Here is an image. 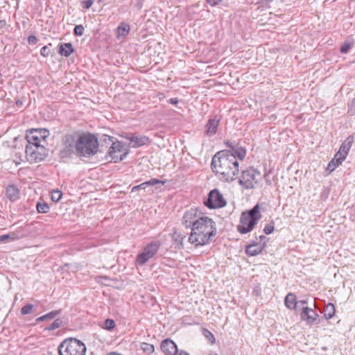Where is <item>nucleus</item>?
I'll use <instances>...</instances> for the list:
<instances>
[{
  "label": "nucleus",
  "instance_id": "nucleus-31",
  "mask_svg": "<svg viewBox=\"0 0 355 355\" xmlns=\"http://www.w3.org/2000/svg\"><path fill=\"white\" fill-rule=\"evenodd\" d=\"M114 140H116V138L107 135H103L102 137L100 139V142L101 146H103V144H105V145H109L112 144V143Z\"/></svg>",
  "mask_w": 355,
  "mask_h": 355
},
{
  "label": "nucleus",
  "instance_id": "nucleus-16",
  "mask_svg": "<svg viewBox=\"0 0 355 355\" xmlns=\"http://www.w3.org/2000/svg\"><path fill=\"white\" fill-rule=\"evenodd\" d=\"M160 348L165 355H175L178 353L176 344L170 338L162 340Z\"/></svg>",
  "mask_w": 355,
  "mask_h": 355
},
{
  "label": "nucleus",
  "instance_id": "nucleus-37",
  "mask_svg": "<svg viewBox=\"0 0 355 355\" xmlns=\"http://www.w3.org/2000/svg\"><path fill=\"white\" fill-rule=\"evenodd\" d=\"M17 236L15 233H10L8 234H3L0 236V242H6L7 240L10 239L12 241L16 239Z\"/></svg>",
  "mask_w": 355,
  "mask_h": 355
},
{
  "label": "nucleus",
  "instance_id": "nucleus-1",
  "mask_svg": "<svg viewBox=\"0 0 355 355\" xmlns=\"http://www.w3.org/2000/svg\"><path fill=\"white\" fill-rule=\"evenodd\" d=\"M211 166L221 180L232 182L239 171V162L227 150H220L212 157Z\"/></svg>",
  "mask_w": 355,
  "mask_h": 355
},
{
  "label": "nucleus",
  "instance_id": "nucleus-28",
  "mask_svg": "<svg viewBox=\"0 0 355 355\" xmlns=\"http://www.w3.org/2000/svg\"><path fill=\"white\" fill-rule=\"evenodd\" d=\"M37 211L39 213L46 214L49 211V206L45 202H37L36 205Z\"/></svg>",
  "mask_w": 355,
  "mask_h": 355
},
{
  "label": "nucleus",
  "instance_id": "nucleus-12",
  "mask_svg": "<svg viewBox=\"0 0 355 355\" xmlns=\"http://www.w3.org/2000/svg\"><path fill=\"white\" fill-rule=\"evenodd\" d=\"M49 136V131L46 129L32 130L26 136L27 145H40L42 140H44Z\"/></svg>",
  "mask_w": 355,
  "mask_h": 355
},
{
  "label": "nucleus",
  "instance_id": "nucleus-20",
  "mask_svg": "<svg viewBox=\"0 0 355 355\" xmlns=\"http://www.w3.org/2000/svg\"><path fill=\"white\" fill-rule=\"evenodd\" d=\"M6 196L11 202H15L19 198V190L15 184H9L6 189Z\"/></svg>",
  "mask_w": 355,
  "mask_h": 355
},
{
  "label": "nucleus",
  "instance_id": "nucleus-25",
  "mask_svg": "<svg viewBox=\"0 0 355 355\" xmlns=\"http://www.w3.org/2000/svg\"><path fill=\"white\" fill-rule=\"evenodd\" d=\"M130 30V25L125 22H121L116 29V36L125 37L128 35Z\"/></svg>",
  "mask_w": 355,
  "mask_h": 355
},
{
  "label": "nucleus",
  "instance_id": "nucleus-7",
  "mask_svg": "<svg viewBox=\"0 0 355 355\" xmlns=\"http://www.w3.org/2000/svg\"><path fill=\"white\" fill-rule=\"evenodd\" d=\"M26 156L30 162H39L48 155V150L43 145H26Z\"/></svg>",
  "mask_w": 355,
  "mask_h": 355
},
{
  "label": "nucleus",
  "instance_id": "nucleus-30",
  "mask_svg": "<svg viewBox=\"0 0 355 355\" xmlns=\"http://www.w3.org/2000/svg\"><path fill=\"white\" fill-rule=\"evenodd\" d=\"M141 349L148 354H150L154 352L155 348L154 345L152 344H149L147 343H142L141 344Z\"/></svg>",
  "mask_w": 355,
  "mask_h": 355
},
{
  "label": "nucleus",
  "instance_id": "nucleus-40",
  "mask_svg": "<svg viewBox=\"0 0 355 355\" xmlns=\"http://www.w3.org/2000/svg\"><path fill=\"white\" fill-rule=\"evenodd\" d=\"M33 308V306L32 304H26L21 308V313L23 315L28 314L31 312Z\"/></svg>",
  "mask_w": 355,
  "mask_h": 355
},
{
  "label": "nucleus",
  "instance_id": "nucleus-6",
  "mask_svg": "<svg viewBox=\"0 0 355 355\" xmlns=\"http://www.w3.org/2000/svg\"><path fill=\"white\" fill-rule=\"evenodd\" d=\"M77 132L67 133L62 137V148L59 153L61 159H69L74 155H77Z\"/></svg>",
  "mask_w": 355,
  "mask_h": 355
},
{
  "label": "nucleus",
  "instance_id": "nucleus-24",
  "mask_svg": "<svg viewBox=\"0 0 355 355\" xmlns=\"http://www.w3.org/2000/svg\"><path fill=\"white\" fill-rule=\"evenodd\" d=\"M354 141V135H349L342 143L339 150L341 152H343L344 155H347Z\"/></svg>",
  "mask_w": 355,
  "mask_h": 355
},
{
  "label": "nucleus",
  "instance_id": "nucleus-29",
  "mask_svg": "<svg viewBox=\"0 0 355 355\" xmlns=\"http://www.w3.org/2000/svg\"><path fill=\"white\" fill-rule=\"evenodd\" d=\"M185 238L184 236H182L181 234L174 233L173 236V239L175 242V244L176 245V248L178 247L179 248H183L182 241Z\"/></svg>",
  "mask_w": 355,
  "mask_h": 355
},
{
  "label": "nucleus",
  "instance_id": "nucleus-47",
  "mask_svg": "<svg viewBox=\"0 0 355 355\" xmlns=\"http://www.w3.org/2000/svg\"><path fill=\"white\" fill-rule=\"evenodd\" d=\"M223 0H206L207 3L211 6H215L221 2Z\"/></svg>",
  "mask_w": 355,
  "mask_h": 355
},
{
  "label": "nucleus",
  "instance_id": "nucleus-36",
  "mask_svg": "<svg viewBox=\"0 0 355 355\" xmlns=\"http://www.w3.org/2000/svg\"><path fill=\"white\" fill-rule=\"evenodd\" d=\"M275 229V223L273 220H271L270 223L267 224L263 228V232L266 234H270L272 233Z\"/></svg>",
  "mask_w": 355,
  "mask_h": 355
},
{
  "label": "nucleus",
  "instance_id": "nucleus-22",
  "mask_svg": "<svg viewBox=\"0 0 355 355\" xmlns=\"http://www.w3.org/2000/svg\"><path fill=\"white\" fill-rule=\"evenodd\" d=\"M74 52V48L71 43H63L60 44L58 53L64 57H69Z\"/></svg>",
  "mask_w": 355,
  "mask_h": 355
},
{
  "label": "nucleus",
  "instance_id": "nucleus-48",
  "mask_svg": "<svg viewBox=\"0 0 355 355\" xmlns=\"http://www.w3.org/2000/svg\"><path fill=\"white\" fill-rule=\"evenodd\" d=\"M178 99L177 98H172L168 100V103L172 104V105H176L178 103Z\"/></svg>",
  "mask_w": 355,
  "mask_h": 355
},
{
  "label": "nucleus",
  "instance_id": "nucleus-14",
  "mask_svg": "<svg viewBox=\"0 0 355 355\" xmlns=\"http://www.w3.org/2000/svg\"><path fill=\"white\" fill-rule=\"evenodd\" d=\"M225 144L227 147L230 148V150H226L230 154L233 155L236 159L243 160L246 155V149L240 141H225Z\"/></svg>",
  "mask_w": 355,
  "mask_h": 355
},
{
  "label": "nucleus",
  "instance_id": "nucleus-10",
  "mask_svg": "<svg viewBox=\"0 0 355 355\" xmlns=\"http://www.w3.org/2000/svg\"><path fill=\"white\" fill-rule=\"evenodd\" d=\"M160 243L158 241H153L148 244L143 252L137 256L136 262L138 265L145 264L158 251Z\"/></svg>",
  "mask_w": 355,
  "mask_h": 355
},
{
  "label": "nucleus",
  "instance_id": "nucleus-11",
  "mask_svg": "<svg viewBox=\"0 0 355 355\" xmlns=\"http://www.w3.org/2000/svg\"><path fill=\"white\" fill-rule=\"evenodd\" d=\"M123 144L117 141L114 140L108 150V155L111 158V161L117 163L125 159L128 152L123 153Z\"/></svg>",
  "mask_w": 355,
  "mask_h": 355
},
{
  "label": "nucleus",
  "instance_id": "nucleus-38",
  "mask_svg": "<svg viewBox=\"0 0 355 355\" xmlns=\"http://www.w3.org/2000/svg\"><path fill=\"white\" fill-rule=\"evenodd\" d=\"M204 336L211 344L215 343V342H216L215 337L211 331H209L207 329H205L204 330Z\"/></svg>",
  "mask_w": 355,
  "mask_h": 355
},
{
  "label": "nucleus",
  "instance_id": "nucleus-18",
  "mask_svg": "<svg viewBox=\"0 0 355 355\" xmlns=\"http://www.w3.org/2000/svg\"><path fill=\"white\" fill-rule=\"evenodd\" d=\"M164 184H165L164 181H162V180H157L155 178H152L148 181L144 182L139 185L135 186L132 189V192L137 191L139 189L145 190L148 187H153V186H155L157 184H159V185H160L159 187H161V186L164 185Z\"/></svg>",
  "mask_w": 355,
  "mask_h": 355
},
{
  "label": "nucleus",
  "instance_id": "nucleus-27",
  "mask_svg": "<svg viewBox=\"0 0 355 355\" xmlns=\"http://www.w3.org/2000/svg\"><path fill=\"white\" fill-rule=\"evenodd\" d=\"M60 313L61 310H54L42 316L39 317L36 319V321L40 322L46 320H51L59 315Z\"/></svg>",
  "mask_w": 355,
  "mask_h": 355
},
{
  "label": "nucleus",
  "instance_id": "nucleus-42",
  "mask_svg": "<svg viewBox=\"0 0 355 355\" xmlns=\"http://www.w3.org/2000/svg\"><path fill=\"white\" fill-rule=\"evenodd\" d=\"M51 53V50H50V48L49 46L46 45L44 46H43L41 50H40V54L43 56V57H47Z\"/></svg>",
  "mask_w": 355,
  "mask_h": 355
},
{
  "label": "nucleus",
  "instance_id": "nucleus-50",
  "mask_svg": "<svg viewBox=\"0 0 355 355\" xmlns=\"http://www.w3.org/2000/svg\"><path fill=\"white\" fill-rule=\"evenodd\" d=\"M175 355H189V354L187 352L181 350L180 352L178 351V353L175 354Z\"/></svg>",
  "mask_w": 355,
  "mask_h": 355
},
{
  "label": "nucleus",
  "instance_id": "nucleus-45",
  "mask_svg": "<svg viewBox=\"0 0 355 355\" xmlns=\"http://www.w3.org/2000/svg\"><path fill=\"white\" fill-rule=\"evenodd\" d=\"M122 137L125 138V139L130 141V144L132 143V140H133V138L135 137V135L131 133V132H126V133H123L122 135H121Z\"/></svg>",
  "mask_w": 355,
  "mask_h": 355
},
{
  "label": "nucleus",
  "instance_id": "nucleus-26",
  "mask_svg": "<svg viewBox=\"0 0 355 355\" xmlns=\"http://www.w3.org/2000/svg\"><path fill=\"white\" fill-rule=\"evenodd\" d=\"M335 312H336L335 306L334 305V304L329 302L325 306V307L324 309V311H323L324 317L327 320L330 319V318H333V316L335 314Z\"/></svg>",
  "mask_w": 355,
  "mask_h": 355
},
{
  "label": "nucleus",
  "instance_id": "nucleus-54",
  "mask_svg": "<svg viewBox=\"0 0 355 355\" xmlns=\"http://www.w3.org/2000/svg\"><path fill=\"white\" fill-rule=\"evenodd\" d=\"M209 355H218V354H210Z\"/></svg>",
  "mask_w": 355,
  "mask_h": 355
},
{
  "label": "nucleus",
  "instance_id": "nucleus-19",
  "mask_svg": "<svg viewBox=\"0 0 355 355\" xmlns=\"http://www.w3.org/2000/svg\"><path fill=\"white\" fill-rule=\"evenodd\" d=\"M220 120L216 118L210 119L205 125V134L207 136H213L216 133Z\"/></svg>",
  "mask_w": 355,
  "mask_h": 355
},
{
  "label": "nucleus",
  "instance_id": "nucleus-32",
  "mask_svg": "<svg viewBox=\"0 0 355 355\" xmlns=\"http://www.w3.org/2000/svg\"><path fill=\"white\" fill-rule=\"evenodd\" d=\"M116 326L115 322L112 319H106L104 321V324L103 326V328H104L106 330L112 331L114 329Z\"/></svg>",
  "mask_w": 355,
  "mask_h": 355
},
{
  "label": "nucleus",
  "instance_id": "nucleus-52",
  "mask_svg": "<svg viewBox=\"0 0 355 355\" xmlns=\"http://www.w3.org/2000/svg\"><path fill=\"white\" fill-rule=\"evenodd\" d=\"M259 239H260V241H263V243H265V244H266V241L268 240L266 236H263V235L259 236Z\"/></svg>",
  "mask_w": 355,
  "mask_h": 355
},
{
  "label": "nucleus",
  "instance_id": "nucleus-35",
  "mask_svg": "<svg viewBox=\"0 0 355 355\" xmlns=\"http://www.w3.org/2000/svg\"><path fill=\"white\" fill-rule=\"evenodd\" d=\"M62 193L59 190H53L51 193V200L53 202H58L60 199L62 198Z\"/></svg>",
  "mask_w": 355,
  "mask_h": 355
},
{
  "label": "nucleus",
  "instance_id": "nucleus-2",
  "mask_svg": "<svg viewBox=\"0 0 355 355\" xmlns=\"http://www.w3.org/2000/svg\"><path fill=\"white\" fill-rule=\"evenodd\" d=\"M216 234L215 221L208 216H203L191 229L188 240L196 246H202L208 244Z\"/></svg>",
  "mask_w": 355,
  "mask_h": 355
},
{
  "label": "nucleus",
  "instance_id": "nucleus-21",
  "mask_svg": "<svg viewBox=\"0 0 355 355\" xmlns=\"http://www.w3.org/2000/svg\"><path fill=\"white\" fill-rule=\"evenodd\" d=\"M150 141V139L145 135H135L133 140L131 143V146L135 148H139L140 146L149 144Z\"/></svg>",
  "mask_w": 355,
  "mask_h": 355
},
{
  "label": "nucleus",
  "instance_id": "nucleus-4",
  "mask_svg": "<svg viewBox=\"0 0 355 355\" xmlns=\"http://www.w3.org/2000/svg\"><path fill=\"white\" fill-rule=\"evenodd\" d=\"M261 218L259 205L257 204L249 211L242 212L239 225L237 226L238 232L241 234H247L251 232Z\"/></svg>",
  "mask_w": 355,
  "mask_h": 355
},
{
  "label": "nucleus",
  "instance_id": "nucleus-9",
  "mask_svg": "<svg viewBox=\"0 0 355 355\" xmlns=\"http://www.w3.org/2000/svg\"><path fill=\"white\" fill-rule=\"evenodd\" d=\"M204 205L211 209L224 207L227 205L225 199L218 189H214L209 191Z\"/></svg>",
  "mask_w": 355,
  "mask_h": 355
},
{
  "label": "nucleus",
  "instance_id": "nucleus-49",
  "mask_svg": "<svg viewBox=\"0 0 355 355\" xmlns=\"http://www.w3.org/2000/svg\"><path fill=\"white\" fill-rule=\"evenodd\" d=\"M307 303H308V300H299V301H297V306L305 305Z\"/></svg>",
  "mask_w": 355,
  "mask_h": 355
},
{
  "label": "nucleus",
  "instance_id": "nucleus-23",
  "mask_svg": "<svg viewBox=\"0 0 355 355\" xmlns=\"http://www.w3.org/2000/svg\"><path fill=\"white\" fill-rule=\"evenodd\" d=\"M284 303L288 309L291 310L295 309L297 306L296 295L292 293H289L285 297Z\"/></svg>",
  "mask_w": 355,
  "mask_h": 355
},
{
  "label": "nucleus",
  "instance_id": "nucleus-43",
  "mask_svg": "<svg viewBox=\"0 0 355 355\" xmlns=\"http://www.w3.org/2000/svg\"><path fill=\"white\" fill-rule=\"evenodd\" d=\"M351 48V45L349 43L345 42L340 47V52L342 53H347L349 49Z\"/></svg>",
  "mask_w": 355,
  "mask_h": 355
},
{
  "label": "nucleus",
  "instance_id": "nucleus-3",
  "mask_svg": "<svg viewBox=\"0 0 355 355\" xmlns=\"http://www.w3.org/2000/svg\"><path fill=\"white\" fill-rule=\"evenodd\" d=\"M77 156L90 157L98 152L97 137L90 132H77Z\"/></svg>",
  "mask_w": 355,
  "mask_h": 355
},
{
  "label": "nucleus",
  "instance_id": "nucleus-33",
  "mask_svg": "<svg viewBox=\"0 0 355 355\" xmlns=\"http://www.w3.org/2000/svg\"><path fill=\"white\" fill-rule=\"evenodd\" d=\"M62 320L60 318L55 320L46 329L49 331H52L60 328L62 326Z\"/></svg>",
  "mask_w": 355,
  "mask_h": 355
},
{
  "label": "nucleus",
  "instance_id": "nucleus-13",
  "mask_svg": "<svg viewBox=\"0 0 355 355\" xmlns=\"http://www.w3.org/2000/svg\"><path fill=\"white\" fill-rule=\"evenodd\" d=\"M202 216L197 209H191L184 213L182 218V224L186 228H191V230Z\"/></svg>",
  "mask_w": 355,
  "mask_h": 355
},
{
  "label": "nucleus",
  "instance_id": "nucleus-17",
  "mask_svg": "<svg viewBox=\"0 0 355 355\" xmlns=\"http://www.w3.org/2000/svg\"><path fill=\"white\" fill-rule=\"evenodd\" d=\"M265 246V243H252L245 247V253L250 257L257 256L262 252Z\"/></svg>",
  "mask_w": 355,
  "mask_h": 355
},
{
  "label": "nucleus",
  "instance_id": "nucleus-46",
  "mask_svg": "<svg viewBox=\"0 0 355 355\" xmlns=\"http://www.w3.org/2000/svg\"><path fill=\"white\" fill-rule=\"evenodd\" d=\"M37 42V38L35 35H31L28 37V42L29 44H35Z\"/></svg>",
  "mask_w": 355,
  "mask_h": 355
},
{
  "label": "nucleus",
  "instance_id": "nucleus-39",
  "mask_svg": "<svg viewBox=\"0 0 355 355\" xmlns=\"http://www.w3.org/2000/svg\"><path fill=\"white\" fill-rule=\"evenodd\" d=\"M85 28L83 25H76L73 29V34L76 36H82L84 33Z\"/></svg>",
  "mask_w": 355,
  "mask_h": 355
},
{
  "label": "nucleus",
  "instance_id": "nucleus-8",
  "mask_svg": "<svg viewBox=\"0 0 355 355\" xmlns=\"http://www.w3.org/2000/svg\"><path fill=\"white\" fill-rule=\"evenodd\" d=\"M260 176V173L254 168H249L242 171L241 175L239 178V184L245 189L254 188L257 183V178Z\"/></svg>",
  "mask_w": 355,
  "mask_h": 355
},
{
  "label": "nucleus",
  "instance_id": "nucleus-5",
  "mask_svg": "<svg viewBox=\"0 0 355 355\" xmlns=\"http://www.w3.org/2000/svg\"><path fill=\"white\" fill-rule=\"evenodd\" d=\"M58 350L59 355H85L87 348L81 340L67 338L60 343Z\"/></svg>",
  "mask_w": 355,
  "mask_h": 355
},
{
  "label": "nucleus",
  "instance_id": "nucleus-34",
  "mask_svg": "<svg viewBox=\"0 0 355 355\" xmlns=\"http://www.w3.org/2000/svg\"><path fill=\"white\" fill-rule=\"evenodd\" d=\"M341 162H340L338 160L336 159L335 158H333L328 164L327 169L330 172L334 171L338 166L340 164Z\"/></svg>",
  "mask_w": 355,
  "mask_h": 355
},
{
  "label": "nucleus",
  "instance_id": "nucleus-53",
  "mask_svg": "<svg viewBox=\"0 0 355 355\" xmlns=\"http://www.w3.org/2000/svg\"><path fill=\"white\" fill-rule=\"evenodd\" d=\"M16 105L18 106V107H21L23 105V101L21 100H17L16 101Z\"/></svg>",
  "mask_w": 355,
  "mask_h": 355
},
{
  "label": "nucleus",
  "instance_id": "nucleus-15",
  "mask_svg": "<svg viewBox=\"0 0 355 355\" xmlns=\"http://www.w3.org/2000/svg\"><path fill=\"white\" fill-rule=\"evenodd\" d=\"M302 320L305 321L308 324H319V315L311 308L304 306L300 313Z\"/></svg>",
  "mask_w": 355,
  "mask_h": 355
},
{
  "label": "nucleus",
  "instance_id": "nucleus-44",
  "mask_svg": "<svg viewBox=\"0 0 355 355\" xmlns=\"http://www.w3.org/2000/svg\"><path fill=\"white\" fill-rule=\"evenodd\" d=\"M94 0H87L82 2V6L85 9H89L94 3Z\"/></svg>",
  "mask_w": 355,
  "mask_h": 355
},
{
  "label": "nucleus",
  "instance_id": "nucleus-41",
  "mask_svg": "<svg viewBox=\"0 0 355 355\" xmlns=\"http://www.w3.org/2000/svg\"><path fill=\"white\" fill-rule=\"evenodd\" d=\"M347 155H344L343 152H341L340 150L335 154L334 158H335V160L337 159L340 162H343L345 158H346Z\"/></svg>",
  "mask_w": 355,
  "mask_h": 355
},
{
  "label": "nucleus",
  "instance_id": "nucleus-51",
  "mask_svg": "<svg viewBox=\"0 0 355 355\" xmlns=\"http://www.w3.org/2000/svg\"><path fill=\"white\" fill-rule=\"evenodd\" d=\"M6 24V20H4V19L0 20V28H3V27H5Z\"/></svg>",
  "mask_w": 355,
  "mask_h": 355
}]
</instances>
